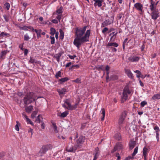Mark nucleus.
<instances>
[{
  "mask_svg": "<svg viewBox=\"0 0 160 160\" xmlns=\"http://www.w3.org/2000/svg\"><path fill=\"white\" fill-rule=\"evenodd\" d=\"M50 38L51 40V43L52 44H54L55 43V38L53 36H50Z\"/></svg>",
  "mask_w": 160,
  "mask_h": 160,
  "instance_id": "c03bdc74",
  "label": "nucleus"
},
{
  "mask_svg": "<svg viewBox=\"0 0 160 160\" xmlns=\"http://www.w3.org/2000/svg\"><path fill=\"white\" fill-rule=\"evenodd\" d=\"M58 92L59 95H63L65 94L67 91L66 89L62 88L61 89L58 90Z\"/></svg>",
  "mask_w": 160,
  "mask_h": 160,
  "instance_id": "aec40b11",
  "label": "nucleus"
},
{
  "mask_svg": "<svg viewBox=\"0 0 160 160\" xmlns=\"http://www.w3.org/2000/svg\"><path fill=\"white\" fill-rule=\"evenodd\" d=\"M68 56L71 59H74V58L77 57L76 55L72 56L70 55H68Z\"/></svg>",
  "mask_w": 160,
  "mask_h": 160,
  "instance_id": "4d7b16f0",
  "label": "nucleus"
},
{
  "mask_svg": "<svg viewBox=\"0 0 160 160\" xmlns=\"http://www.w3.org/2000/svg\"><path fill=\"white\" fill-rule=\"evenodd\" d=\"M134 72L136 73L137 74H136V76L137 77L139 78L138 80H139V82L140 83V71L139 70H136L135 71H134Z\"/></svg>",
  "mask_w": 160,
  "mask_h": 160,
  "instance_id": "c9c22d12",
  "label": "nucleus"
},
{
  "mask_svg": "<svg viewBox=\"0 0 160 160\" xmlns=\"http://www.w3.org/2000/svg\"><path fill=\"white\" fill-rule=\"evenodd\" d=\"M150 9L152 12V18L156 20L159 17L158 11L155 7V3L150 5Z\"/></svg>",
  "mask_w": 160,
  "mask_h": 160,
  "instance_id": "7ed1b4c3",
  "label": "nucleus"
},
{
  "mask_svg": "<svg viewBox=\"0 0 160 160\" xmlns=\"http://www.w3.org/2000/svg\"><path fill=\"white\" fill-rule=\"evenodd\" d=\"M9 34L7 33L2 32L0 34V37H4L7 35H9Z\"/></svg>",
  "mask_w": 160,
  "mask_h": 160,
  "instance_id": "603ef678",
  "label": "nucleus"
},
{
  "mask_svg": "<svg viewBox=\"0 0 160 160\" xmlns=\"http://www.w3.org/2000/svg\"><path fill=\"white\" fill-rule=\"evenodd\" d=\"M101 112V114L102 115L101 117V120L102 121H103L104 120V118L105 117V110L104 108H102Z\"/></svg>",
  "mask_w": 160,
  "mask_h": 160,
  "instance_id": "cd10ccee",
  "label": "nucleus"
},
{
  "mask_svg": "<svg viewBox=\"0 0 160 160\" xmlns=\"http://www.w3.org/2000/svg\"><path fill=\"white\" fill-rule=\"evenodd\" d=\"M139 58L137 56L130 57L128 58V60L131 62H135L139 60Z\"/></svg>",
  "mask_w": 160,
  "mask_h": 160,
  "instance_id": "f8f14e48",
  "label": "nucleus"
},
{
  "mask_svg": "<svg viewBox=\"0 0 160 160\" xmlns=\"http://www.w3.org/2000/svg\"><path fill=\"white\" fill-rule=\"evenodd\" d=\"M28 49H24V55H27L28 54Z\"/></svg>",
  "mask_w": 160,
  "mask_h": 160,
  "instance_id": "774afa93",
  "label": "nucleus"
},
{
  "mask_svg": "<svg viewBox=\"0 0 160 160\" xmlns=\"http://www.w3.org/2000/svg\"><path fill=\"white\" fill-rule=\"evenodd\" d=\"M125 72L129 77L131 78H133V74L130 70L128 69H125Z\"/></svg>",
  "mask_w": 160,
  "mask_h": 160,
  "instance_id": "ddd939ff",
  "label": "nucleus"
},
{
  "mask_svg": "<svg viewBox=\"0 0 160 160\" xmlns=\"http://www.w3.org/2000/svg\"><path fill=\"white\" fill-rule=\"evenodd\" d=\"M62 54V53L61 52L56 54L54 55V57L56 59L57 61L59 62L60 61V59Z\"/></svg>",
  "mask_w": 160,
  "mask_h": 160,
  "instance_id": "4be33fe9",
  "label": "nucleus"
},
{
  "mask_svg": "<svg viewBox=\"0 0 160 160\" xmlns=\"http://www.w3.org/2000/svg\"><path fill=\"white\" fill-rule=\"evenodd\" d=\"M80 67V65L78 64L76 65H72L70 68L69 70H73L74 69H77L78 68Z\"/></svg>",
  "mask_w": 160,
  "mask_h": 160,
  "instance_id": "bb28decb",
  "label": "nucleus"
},
{
  "mask_svg": "<svg viewBox=\"0 0 160 160\" xmlns=\"http://www.w3.org/2000/svg\"><path fill=\"white\" fill-rule=\"evenodd\" d=\"M153 129L155 131V133L156 134V138L157 139V141L158 142L159 140V132L160 130L157 125H155L153 127Z\"/></svg>",
  "mask_w": 160,
  "mask_h": 160,
  "instance_id": "0eeeda50",
  "label": "nucleus"
},
{
  "mask_svg": "<svg viewBox=\"0 0 160 160\" xmlns=\"http://www.w3.org/2000/svg\"><path fill=\"white\" fill-rule=\"evenodd\" d=\"M136 144L135 141H131L129 144L130 149L131 150L132 149L135 147Z\"/></svg>",
  "mask_w": 160,
  "mask_h": 160,
  "instance_id": "a211bd4d",
  "label": "nucleus"
},
{
  "mask_svg": "<svg viewBox=\"0 0 160 160\" xmlns=\"http://www.w3.org/2000/svg\"><path fill=\"white\" fill-rule=\"evenodd\" d=\"M85 139V138L84 137L82 136H80L77 142V143L76 145L77 147L78 148L81 147L84 142Z\"/></svg>",
  "mask_w": 160,
  "mask_h": 160,
  "instance_id": "423d86ee",
  "label": "nucleus"
},
{
  "mask_svg": "<svg viewBox=\"0 0 160 160\" xmlns=\"http://www.w3.org/2000/svg\"><path fill=\"white\" fill-rule=\"evenodd\" d=\"M138 147H136L134 149V152L132 153V158H133V157L135 156L138 152Z\"/></svg>",
  "mask_w": 160,
  "mask_h": 160,
  "instance_id": "58836bf2",
  "label": "nucleus"
},
{
  "mask_svg": "<svg viewBox=\"0 0 160 160\" xmlns=\"http://www.w3.org/2000/svg\"><path fill=\"white\" fill-rule=\"evenodd\" d=\"M78 104V102L76 103L75 105H74L71 106V107L70 108V110H73L77 108V106Z\"/></svg>",
  "mask_w": 160,
  "mask_h": 160,
  "instance_id": "2f4dec72",
  "label": "nucleus"
},
{
  "mask_svg": "<svg viewBox=\"0 0 160 160\" xmlns=\"http://www.w3.org/2000/svg\"><path fill=\"white\" fill-rule=\"evenodd\" d=\"M4 6L5 7V8H7L8 10L9 9L10 7V4L8 2H6L4 4Z\"/></svg>",
  "mask_w": 160,
  "mask_h": 160,
  "instance_id": "de8ad7c7",
  "label": "nucleus"
},
{
  "mask_svg": "<svg viewBox=\"0 0 160 160\" xmlns=\"http://www.w3.org/2000/svg\"><path fill=\"white\" fill-rule=\"evenodd\" d=\"M46 152L42 148L39 152L38 155L39 156H43Z\"/></svg>",
  "mask_w": 160,
  "mask_h": 160,
  "instance_id": "7c9ffc66",
  "label": "nucleus"
},
{
  "mask_svg": "<svg viewBox=\"0 0 160 160\" xmlns=\"http://www.w3.org/2000/svg\"><path fill=\"white\" fill-rule=\"evenodd\" d=\"M113 22V21L109 19L106 20L102 23L101 27H104L107 26L109 25L111 23Z\"/></svg>",
  "mask_w": 160,
  "mask_h": 160,
  "instance_id": "9d476101",
  "label": "nucleus"
},
{
  "mask_svg": "<svg viewBox=\"0 0 160 160\" xmlns=\"http://www.w3.org/2000/svg\"><path fill=\"white\" fill-rule=\"evenodd\" d=\"M33 129H32V128H30L28 129V133H31V137H32V134H33V133H32V131H33Z\"/></svg>",
  "mask_w": 160,
  "mask_h": 160,
  "instance_id": "bf43d9fd",
  "label": "nucleus"
},
{
  "mask_svg": "<svg viewBox=\"0 0 160 160\" xmlns=\"http://www.w3.org/2000/svg\"><path fill=\"white\" fill-rule=\"evenodd\" d=\"M127 115V113L126 111H124L123 112L121 115L120 117V118L119 120L118 123L119 124H122L123 121L126 118Z\"/></svg>",
  "mask_w": 160,
  "mask_h": 160,
  "instance_id": "6e6552de",
  "label": "nucleus"
},
{
  "mask_svg": "<svg viewBox=\"0 0 160 160\" xmlns=\"http://www.w3.org/2000/svg\"><path fill=\"white\" fill-rule=\"evenodd\" d=\"M25 120L28 123H30L31 125H33V122L28 117L27 118H26L25 119Z\"/></svg>",
  "mask_w": 160,
  "mask_h": 160,
  "instance_id": "79ce46f5",
  "label": "nucleus"
},
{
  "mask_svg": "<svg viewBox=\"0 0 160 160\" xmlns=\"http://www.w3.org/2000/svg\"><path fill=\"white\" fill-rule=\"evenodd\" d=\"M57 16L56 18L57 19L59 22L60 21L62 17V15L61 14H56Z\"/></svg>",
  "mask_w": 160,
  "mask_h": 160,
  "instance_id": "09e8293b",
  "label": "nucleus"
},
{
  "mask_svg": "<svg viewBox=\"0 0 160 160\" xmlns=\"http://www.w3.org/2000/svg\"><path fill=\"white\" fill-rule=\"evenodd\" d=\"M52 22L53 23L57 24L58 22V21L56 19H54L52 20Z\"/></svg>",
  "mask_w": 160,
  "mask_h": 160,
  "instance_id": "052dcab7",
  "label": "nucleus"
},
{
  "mask_svg": "<svg viewBox=\"0 0 160 160\" xmlns=\"http://www.w3.org/2000/svg\"><path fill=\"white\" fill-rule=\"evenodd\" d=\"M42 30L41 29L37 30L36 29H35L34 31L36 32L37 34H41V32H42Z\"/></svg>",
  "mask_w": 160,
  "mask_h": 160,
  "instance_id": "5fc2aeb1",
  "label": "nucleus"
},
{
  "mask_svg": "<svg viewBox=\"0 0 160 160\" xmlns=\"http://www.w3.org/2000/svg\"><path fill=\"white\" fill-rule=\"evenodd\" d=\"M17 124L15 126V129L17 131H19V129L18 126L19 122L18 121H16Z\"/></svg>",
  "mask_w": 160,
  "mask_h": 160,
  "instance_id": "3c124183",
  "label": "nucleus"
},
{
  "mask_svg": "<svg viewBox=\"0 0 160 160\" xmlns=\"http://www.w3.org/2000/svg\"><path fill=\"white\" fill-rule=\"evenodd\" d=\"M116 156L117 157V160H120L121 157L120 156L119 153H116Z\"/></svg>",
  "mask_w": 160,
  "mask_h": 160,
  "instance_id": "e2e57ef3",
  "label": "nucleus"
},
{
  "mask_svg": "<svg viewBox=\"0 0 160 160\" xmlns=\"http://www.w3.org/2000/svg\"><path fill=\"white\" fill-rule=\"evenodd\" d=\"M33 106L32 105H30L28 106L26 108V110L27 112L31 113V111L33 110Z\"/></svg>",
  "mask_w": 160,
  "mask_h": 160,
  "instance_id": "6ab92c4d",
  "label": "nucleus"
},
{
  "mask_svg": "<svg viewBox=\"0 0 160 160\" xmlns=\"http://www.w3.org/2000/svg\"><path fill=\"white\" fill-rule=\"evenodd\" d=\"M7 155L6 152L4 151H2L0 152V158H2L3 157Z\"/></svg>",
  "mask_w": 160,
  "mask_h": 160,
  "instance_id": "e433bc0d",
  "label": "nucleus"
},
{
  "mask_svg": "<svg viewBox=\"0 0 160 160\" xmlns=\"http://www.w3.org/2000/svg\"><path fill=\"white\" fill-rule=\"evenodd\" d=\"M65 103L68 106L67 109L70 110V107H71V105L68 99H66L64 101Z\"/></svg>",
  "mask_w": 160,
  "mask_h": 160,
  "instance_id": "f3484780",
  "label": "nucleus"
},
{
  "mask_svg": "<svg viewBox=\"0 0 160 160\" xmlns=\"http://www.w3.org/2000/svg\"><path fill=\"white\" fill-rule=\"evenodd\" d=\"M57 137L58 138L60 139H62L64 140L65 139V138L64 137L60 135H58Z\"/></svg>",
  "mask_w": 160,
  "mask_h": 160,
  "instance_id": "69168bd1",
  "label": "nucleus"
},
{
  "mask_svg": "<svg viewBox=\"0 0 160 160\" xmlns=\"http://www.w3.org/2000/svg\"><path fill=\"white\" fill-rule=\"evenodd\" d=\"M55 77L57 78H58L59 77H61V72L60 71H58L56 73L55 75Z\"/></svg>",
  "mask_w": 160,
  "mask_h": 160,
  "instance_id": "a19ab883",
  "label": "nucleus"
},
{
  "mask_svg": "<svg viewBox=\"0 0 160 160\" xmlns=\"http://www.w3.org/2000/svg\"><path fill=\"white\" fill-rule=\"evenodd\" d=\"M100 154V152L99 151V148L97 147L95 149V153L93 154L95 156H99Z\"/></svg>",
  "mask_w": 160,
  "mask_h": 160,
  "instance_id": "473e14b6",
  "label": "nucleus"
},
{
  "mask_svg": "<svg viewBox=\"0 0 160 160\" xmlns=\"http://www.w3.org/2000/svg\"><path fill=\"white\" fill-rule=\"evenodd\" d=\"M106 46L107 47H111L113 46L115 47H117L118 46V43L116 42L112 43L109 42Z\"/></svg>",
  "mask_w": 160,
  "mask_h": 160,
  "instance_id": "412c9836",
  "label": "nucleus"
},
{
  "mask_svg": "<svg viewBox=\"0 0 160 160\" xmlns=\"http://www.w3.org/2000/svg\"><path fill=\"white\" fill-rule=\"evenodd\" d=\"M87 26H85L83 28H75L76 38L73 41L74 44L79 49L80 46L85 42L89 41L90 36V30H88L85 33Z\"/></svg>",
  "mask_w": 160,
  "mask_h": 160,
  "instance_id": "f257e3e1",
  "label": "nucleus"
},
{
  "mask_svg": "<svg viewBox=\"0 0 160 160\" xmlns=\"http://www.w3.org/2000/svg\"><path fill=\"white\" fill-rule=\"evenodd\" d=\"M69 79L67 77H65L64 78H62L60 79L59 81L61 83H62L65 82L68 80Z\"/></svg>",
  "mask_w": 160,
  "mask_h": 160,
  "instance_id": "c85d7f7f",
  "label": "nucleus"
},
{
  "mask_svg": "<svg viewBox=\"0 0 160 160\" xmlns=\"http://www.w3.org/2000/svg\"><path fill=\"white\" fill-rule=\"evenodd\" d=\"M52 127L53 128L55 132L57 133L58 132V130H57V127L56 124L54 122H52Z\"/></svg>",
  "mask_w": 160,
  "mask_h": 160,
  "instance_id": "a878e982",
  "label": "nucleus"
},
{
  "mask_svg": "<svg viewBox=\"0 0 160 160\" xmlns=\"http://www.w3.org/2000/svg\"><path fill=\"white\" fill-rule=\"evenodd\" d=\"M37 114V112L36 111H34L32 114H31V118H35L36 117V115Z\"/></svg>",
  "mask_w": 160,
  "mask_h": 160,
  "instance_id": "49530a36",
  "label": "nucleus"
},
{
  "mask_svg": "<svg viewBox=\"0 0 160 160\" xmlns=\"http://www.w3.org/2000/svg\"><path fill=\"white\" fill-rule=\"evenodd\" d=\"M3 17L4 18V19H5V20L6 22H8V21L9 18L8 16H7L6 15H4L3 16Z\"/></svg>",
  "mask_w": 160,
  "mask_h": 160,
  "instance_id": "6e6d98bb",
  "label": "nucleus"
},
{
  "mask_svg": "<svg viewBox=\"0 0 160 160\" xmlns=\"http://www.w3.org/2000/svg\"><path fill=\"white\" fill-rule=\"evenodd\" d=\"M117 33H118L117 32H112L110 34V36L112 35V37L113 36H114L116 35Z\"/></svg>",
  "mask_w": 160,
  "mask_h": 160,
  "instance_id": "338daca9",
  "label": "nucleus"
},
{
  "mask_svg": "<svg viewBox=\"0 0 160 160\" xmlns=\"http://www.w3.org/2000/svg\"><path fill=\"white\" fill-rule=\"evenodd\" d=\"M116 147L118 149H121L122 148V145L119 143L117 144Z\"/></svg>",
  "mask_w": 160,
  "mask_h": 160,
  "instance_id": "864d4df0",
  "label": "nucleus"
},
{
  "mask_svg": "<svg viewBox=\"0 0 160 160\" xmlns=\"http://www.w3.org/2000/svg\"><path fill=\"white\" fill-rule=\"evenodd\" d=\"M153 100H156L157 99H160V96L159 94H158L154 95L152 98Z\"/></svg>",
  "mask_w": 160,
  "mask_h": 160,
  "instance_id": "c756f323",
  "label": "nucleus"
},
{
  "mask_svg": "<svg viewBox=\"0 0 160 160\" xmlns=\"http://www.w3.org/2000/svg\"><path fill=\"white\" fill-rule=\"evenodd\" d=\"M93 1L94 2V5L95 7H98L99 8L102 6L103 0H93Z\"/></svg>",
  "mask_w": 160,
  "mask_h": 160,
  "instance_id": "1a4fd4ad",
  "label": "nucleus"
},
{
  "mask_svg": "<svg viewBox=\"0 0 160 160\" xmlns=\"http://www.w3.org/2000/svg\"><path fill=\"white\" fill-rule=\"evenodd\" d=\"M50 31V34H51V35L53 36L54 35L55 33L56 32V31L55 29L53 28H51Z\"/></svg>",
  "mask_w": 160,
  "mask_h": 160,
  "instance_id": "72a5a7b5",
  "label": "nucleus"
},
{
  "mask_svg": "<svg viewBox=\"0 0 160 160\" xmlns=\"http://www.w3.org/2000/svg\"><path fill=\"white\" fill-rule=\"evenodd\" d=\"M63 8L62 7H61L58 9L56 11V14H61L62 13Z\"/></svg>",
  "mask_w": 160,
  "mask_h": 160,
  "instance_id": "5701e85b",
  "label": "nucleus"
},
{
  "mask_svg": "<svg viewBox=\"0 0 160 160\" xmlns=\"http://www.w3.org/2000/svg\"><path fill=\"white\" fill-rule=\"evenodd\" d=\"M24 39L25 41H28L30 39V38L28 34H26L24 36Z\"/></svg>",
  "mask_w": 160,
  "mask_h": 160,
  "instance_id": "37998d69",
  "label": "nucleus"
},
{
  "mask_svg": "<svg viewBox=\"0 0 160 160\" xmlns=\"http://www.w3.org/2000/svg\"><path fill=\"white\" fill-rule=\"evenodd\" d=\"M110 67L108 65H107L106 67V70L107 71V76L106 77V79H108L109 78L108 74L109 73V70Z\"/></svg>",
  "mask_w": 160,
  "mask_h": 160,
  "instance_id": "f704fd0d",
  "label": "nucleus"
},
{
  "mask_svg": "<svg viewBox=\"0 0 160 160\" xmlns=\"http://www.w3.org/2000/svg\"><path fill=\"white\" fill-rule=\"evenodd\" d=\"M78 147L76 145H73L72 143H69L66 148L67 151L69 152H74L77 150Z\"/></svg>",
  "mask_w": 160,
  "mask_h": 160,
  "instance_id": "39448f33",
  "label": "nucleus"
},
{
  "mask_svg": "<svg viewBox=\"0 0 160 160\" xmlns=\"http://www.w3.org/2000/svg\"><path fill=\"white\" fill-rule=\"evenodd\" d=\"M108 30V28L106 27L104 28L102 31L103 33L105 34L106 32Z\"/></svg>",
  "mask_w": 160,
  "mask_h": 160,
  "instance_id": "13d9d810",
  "label": "nucleus"
},
{
  "mask_svg": "<svg viewBox=\"0 0 160 160\" xmlns=\"http://www.w3.org/2000/svg\"><path fill=\"white\" fill-rule=\"evenodd\" d=\"M135 8L139 11H140V3H137L134 5Z\"/></svg>",
  "mask_w": 160,
  "mask_h": 160,
  "instance_id": "ea45409f",
  "label": "nucleus"
},
{
  "mask_svg": "<svg viewBox=\"0 0 160 160\" xmlns=\"http://www.w3.org/2000/svg\"><path fill=\"white\" fill-rule=\"evenodd\" d=\"M52 148V146L51 144H47L42 146V148L47 152L48 150L51 149Z\"/></svg>",
  "mask_w": 160,
  "mask_h": 160,
  "instance_id": "9b49d317",
  "label": "nucleus"
},
{
  "mask_svg": "<svg viewBox=\"0 0 160 160\" xmlns=\"http://www.w3.org/2000/svg\"><path fill=\"white\" fill-rule=\"evenodd\" d=\"M59 32L60 33V39H62L64 38V32H63L62 30L61 29H60Z\"/></svg>",
  "mask_w": 160,
  "mask_h": 160,
  "instance_id": "4c0bfd02",
  "label": "nucleus"
},
{
  "mask_svg": "<svg viewBox=\"0 0 160 160\" xmlns=\"http://www.w3.org/2000/svg\"><path fill=\"white\" fill-rule=\"evenodd\" d=\"M148 149L146 147H144L143 148V156L144 157V160H147V154L148 152Z\"/></svg>",
  "mask_w": 160,
  "mask_h": 160,
  "instance_id": "dca6fc26",
  "label": "nucleus"
},
{
  "mask_svg": "<svg viewBox=\"0 0 160 160\" xmlns=\"http://www.w3.org/2000/svg\"><path fill=\"white\" fill-rule=\"evenodd\" d=\"M68 114V111H65L62 113L60 115H58L61 118H65L66 117Z\"/></svg>",
  "mask_w": 160,
  "mask_h": 160,
  "instance_id": "393cba45",
  "label": "nucleus"
},
{
  "mask_svg": "<svg viewBox=\"0 0 160 160\" xmlns=\"http://www.w3.org/2000/svg\"><path fill=\"white\" fill-rule=\"evenodd\" d=\"M29 62L32 64L34 63H35L39 64L40 63V61H37L32 57H30V58Z\"/></svg>",
  "mask_w": 160,
  "mask_h": 160,
  "instance_id": "4468645a",
  "label": "nucleus"
},
{
  "mask_svg": "<svg viewBox=\"0 0 160 160\" xmlns=\"http://www.w3.org/2000/svg\"><path fill=\"white\" fill-rule=\"evenodd\" d=\"M43 118L40 115H39L36 119V122L39 123L43 122Z\"/></svg>",
  "mask_w": 160,
  "mask_h": 160,
  "instance_id": "2eb2a0df",
  "label": "nucleus"
},
{
  "mask_svg": "<svg viewBox=\"0 0 160 160\" xmlns=\"http://www.w3.org/2000/svg\"><path fill=\"white\" fill-rule=\"evenodd\" d=\"M7 51H2L0 54V58L2 59H4L5 58V56L7 53Z\"/></svg>",
  "mask_w": 160,
  "mask_h": 160,
  "instance_id": "b1692460",
  "label": "nucleus"
},
{
  "mask_svg": "<svg viewBox=\"0 0 160 160\" xmlns=\"http://www.w3.org/2000/svg\"><path fill=\"white\" fill-rule=\"evenodd\" d=\"M28 29H31L32 32H34V31L35 30V29H34L32 27L30 26H28Z\"/></svg>",
  "mask_w": 160,
  "mask_h": 160,
  "instance_id": "0e129e2a",
  "label": "nucleus"
},
{
  "mask_svg": "<svg viewBox=\"0 0 160 160\" xmlns=\"http://www.w3.org/2000/svg\"><path fill=\"white\" fill-rule=\"evenodd\" d=\"M147 101H142L141 103V107H143L145 105H147Z\"/></svg>",
  "mask_w": 160,
  "mask_h": 160,
  "instance_id": "8fccbe9b",
  "label": "nucleus"
},
{
  "mask_svg": "<svg viewBox=\"0 0 160 160\" xmlns=\"http://www.w3.org/2000/svg\"><path fill=\"white\" fill-rule=\"evenodd\" d=\"M72 82H75L78 83H81V79L80 78H77L76 79L73 80Z\"/></svg>",
  "mask_w": 160,
  "mask_h": 160,
  "instance_id": "a18cd8bd",
  "label": "nucleus"
},
{
  "mask_svg": "<svg viewBox=\"0 0 160 160\" xmlns=\"http://www.w3.org/2000/svg\"><path fill=\"white\" fill-rule=\"evenodd\" d=\"M131 92L128 86H125L123 90L122 95V96L121 102H124L128 99V96L131 94Z\"/></svg>",
  "mask_w": 160,
  "mask_h": 160,
  "instance_id": "20e7f679",
  "label": "nucleus"
},
{
  "mask_svg": "<svg viewBox=\"0 0 160 160\" xmlns=\"http://www.w3.org/2000/svg\"><path fill=\"white\" fill-rule=\"evenodd\" d=\"M23 43L20 44L19 45V48L21 49L22 50H24V48H23Z\"/></svg>",
  "mask_w": 160,
  "mask_h": 160,
  "instance_id": "680f3d73",
  "label": "nucleus"
},
{
  "mask_svg": "<svg viewBox=\"0 0 160 160\" xmlns=\"http://www.w3.org/2000/svg\"><path fill=\"white\" fill-rule=\"evenodd\" d=\"M39 98V97H37L35 93L33 92H28L25 95L23 99L24 103L27 105L34 101L36 102L38 99Z\"/></svg>",
  "mask_w": 160,
  "mask_h": 160,
  "instance_id": "f03ea898",
  "label": "nucleus"
}]
</instances>
